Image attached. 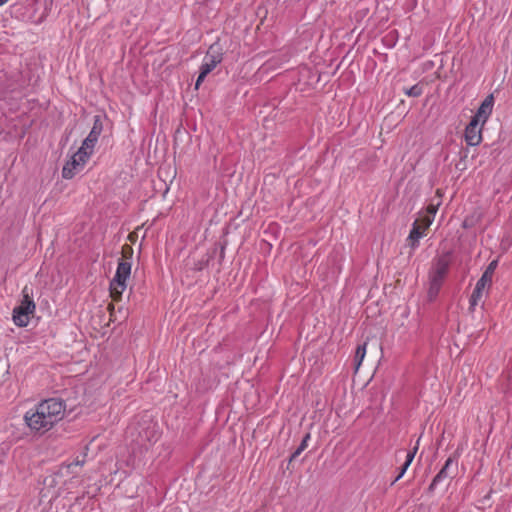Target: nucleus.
Segmentation results:
<instances>
[{"label": "nucleus", "instance_id": "1", "mask_svg": "<svg viewBox=\"0 0 512 512\" xmlns=\"http://www.w3.org/2000/svg\"><path fill=\"white\" fill-rule=\"evenodd\" d=\"M65 404L57 398L43 400L24 414V422L30 431L43 435L51 430L64 416Z\"/></svg>", "mask_w": 512, "mask_h": 512}, {"label": "nucleus", "instance_id": "2", "mask_svg": "<svg viewBox=\"0 0 512 512\" xmlns=\"http://www.w3.org/2000/svg\"><path fill=\"white\" fill-rule=\"evenodd\" d=\"M36 311V305L29 295L27 287L22 290V300L19 305L14 307L12 313L13 323L18 327H26L29 324L31 316Z\"/></svg>", "mask_w": 512, "mask_h": 512}, {"label": "nucleus", "instance_id": "3", "mask_svg": "<svg viewBox=\"0 0 512 512\" xmlns=\"http://www.w3.org/2000/svg\"><path fill=\"white\" fill-rule=\"evenodd\" d=\"M131 274V263L119 261L116 273L110 282V295L114 300H119L127 288V280Z\"/></svg>", "mask_w": 512, "mask_h": 512}, {"label": "nucleus", "instance_id": "4", "mask_svg": "<svg viewBox=\"0 0 512 512\" xmlns=\"http://www.w3.org/2000/svg\"><path fill=\"white\" fill-rule=\"evenodd\" d=\"M91 156L92 155L79 148L77 152L73 154L71 159L63 166L62 177L64 179H72L85 167Z\"/></svg>", "mask_w": 512, "mask_h": 512}, {"label": "nucleus", "instance_id": "5", "mask_svg": "<svg viewBox=\"0 0 512 512\" xmlns=\"http://www.w3.org/2000/svg\"><path fill=\"white\" fill-rule=\"evenodd\" d=\"M222 61V55L214 51V46H211L205 55L203 62L200 66V73L195 83V89L198 90L201 83L205 80L206 76L216 68Z\"/></svg>", "mask_w": 512, "mask_h": 512}, {"label": "nucleus", "instance_id": "6", "mask_svg": "<svg viewBox=\"0 0 512 512\" xmlns=\"http://www.w3.org/2000/svg\"><path fill=\"white\" fill-rule=\"evenodd\" d=\"M103 130V124L101 121V118L99 116H96L94 118V123L92 126L91 131L89 132L88 136L83 140L81 149L83 151H86L90 155H93L94 148L98 142L99 136L101 135Z\"/></svg>", "mask_w": 512, "mask_h": 512}, {"label": "nucleus", "instance_id": "7", "mask_svg": "<svg viewBox=\"0 0 512 512\" xmlns=\"http://www.w3.org/2000/svg\"><path fill=\"white\" fill-rule=\"evenodd\" d=\"M448 269V259L446 257L439 258L429 273V281L442 285Z\"/></svg>", "mask_w": 512, "mask_h": 512}, {"label": "nucleus", "instance_id": "8", "mask_svg": "<svg viewBox=\"0 0 512 512\" xmlns=\"http://www.w3.org/2000/svg\"><path fill=\"white\" fill-rule=\"evenodd\" d=\"M494 106V96L493 94H489L479 106L476 114L472 117L471 120H476V122L481 123L482 126L486 123L490 115L492 114Z\"/></svg>", "mask_w": 512, "mask_h": 512}, {"label": "nucleus", "instance_id": "9", "mask_svg": "<svg viewBox=\"0 0 512 512\" xmlns=\"http://www.w3.org/2000/svg\"><path fill=\"white\" fill-rule=\"evenodd\" d=\"M476 120H471L465 128V141L470 146H477L482 141V128Z\"/></svg>", "mask_w": 512, "mask_h": 512}, {"label": "nucleus", "instance_id": "10", "mask_svg": "<svg viewBox=\"0 0 512 512\" xmlns=\"http://www.w3.org/2000/svg\"><path fill=\"white\" fill-rule=\"evenodd\" d=\"M492 281L486 276H481L477 281L473 293L470 297V309H474L478 302L482 299L485 291L491 286Z\"/></svg>", "mask_w": 512, "mask_h": 512}, {"label": "nucleus", "instance_id": "11", "mask_svg": "<svg viewBox=\"0 0 512 512\" xmlns=\"http://www.w3.org/2000/svg\"><path fill=\"white\" fill-rule=\"evenodd\" d=\"M455 464L452 458H448L443 466V468L437 473V475L433 478L430 489H434L436 485L441 483L444 479L449 477V468Z\"/></svg>", "mask_w": 512, "mask_h": 512}, {"label": "nucleus", "instance_id": "12", "mask_svg": "<svg viewBox=\"0 0 512 512\" xmlns=\"http://www.w3.org/2000/svg\"><path fill=\"white\" fill-rule=\"evenodd\" d=\"M425 235L424 228L415 221L413 227L409 233L408 241L411 242V247L416 248L418 246L419 240Z\"/></svg>", "mask_w": 512, "mask_h": 512}, {"label": "nucleus", "instance_id": "13", "mask_svg": "<svg viewBox=\"0 0 512 512\" xmlns=\"http://www.w3.org/2000/svg\"><path fill=\"white\" fill-rule=\"evenodd\" d=\"M419 442H420V438H418V440L416 441V445L413 447V449L407 452L405 462L402 465L400 472L398 473L394 482L401 479L404 476L405 472L407 471L408 467L411 465V463L417 453V450L419 448Z\"/></svg>", "mask_w": 512, "mask_h": 512}, {"label": "nucleus", "instance_id": "14", "mask_svg": "<svg viewBox=\"0 0 512 512\" xmlns=\"http://www.w3.org/2000/svg\"><path fill=\"white\" fill-rule=\"evenodd\" d=\"M419 442H420V438H418V440L416 441V445L413 447V449L407 452L405 462L402 465L400 472L398 473L394 482L401 479L404 476L405 472L407 471L408 467L411 465V463L417 453V450L419 448Z\"/></svg>", "mask_w": 512, "mask_h": 512}, {"label": "nucleus", "instance_id": "15", "mask_svg": "<svg viewBox=\"0 0 512 512\" xmlns=\"http://www.w3.org/2000/svg\"><path fill=\"white\" fill-rule=\"evenodd\" d=\"M365 355H366V343H364L363 345H359L356 349L355 357H354L356 370L359 369Z\"/></svg>", "mask_w": 512, "mask_h": 512}, {"label": "nucleus", "instance_id": "16", "mask_svg": "<svg viewBox=\"0 0 512 512\" xmlns=\"http://www.w3.org/2000/svg\"><path fill=\"white\" fill-rule=\"evenodd\" d=\"M309 440H310V434L307 433L304 436V438L302 439V441H301L300 445L298 446V448L292 454V456L290 458V461L296 459L307 448Z\"/></svg>", "mask_w": 512, "mask_h": 512}, {"label": "nucleus", "instance_id": "17", "mask_svg": "<svg viewBox=\"0 0 512 512\" xmlns=\"http://www.w3.org/2000/svg\"><path fill=\"white\" fill-rule=\"evenodd\" d=\"M441 286L442 285H440V284H436V283L429 281L428 297L430 300H434L437 297Z\"/></svg>", "mask_w": 512, "mask_h": 512}, {"label": "nucleus", "instance_id": "18", "mask_svg": "<svg viewBox=\"0 0 512 512\" xmlns=\"http://www.w3.org/2000/svg\"><path fill=\"white\" fill-rule=\"evenodd\" d=\"M422 88L419 85H414L405 91V94L410 97H419L422 94Z\"/></svg>", "mask_w": 512, "mask_h": 512}, {"label": "nucleus", "instance_id": "19", "mask_svg": "<svg viewBox=\"0 0 512 512\" xmlns=\"http://www.w3.org/2000/svg\"><path fill=\"white\" fill-rule=\"evenodd\" d=\"M496 266H497V262L496 261H492L488 267L486 268V270L484 271V273L482 274V276H486L487 279H490L492 281V278H493V274H494V271L496 269Z\"/></svg>", "mask_w": 512, "mask_h": 512}, {"label": "nucleus", "instance_id": "20", "mask_svg": "<svg viewBox=\"0 0 512 512\" xmlns=\"http://www.w3.org/2000/svg\"><path fill=\"white\" fill-rule=\"evenodd\" d=\"M433 221V216H426L424 219H423V228L424 230H426L432 223Z\"/></svg>", "mask_w": 512, "mask_h": 512}, {"label": "nucleus", "instance_id": "21", "mask_svg": "<svg viewBox=\"0 0 512 512\" xmlns=\"http://www.w3.org/2000/svg\"><path fill=\"white\" fill-rule=\"evenodd\" d=\"M80 465H81V463H80L79 461H76V462H73V463L69 464V465L65 468V470H66V471H69V470H72L73 468H76V467H78V466H80Z\"/></svg>", "mask_w": 512, "mask_h": 512}, {"label": "nucleus", "instance_id": "22", "mask_svg": "<svg viewBox=\"0 0 512 512\" xmlns=\"http://www.w3.org/2000/svg\"><path fill=\"white\" fill-rule=\"evenodd\" d=\"M436 211H437V208H436V207H434V206H430V207H428V212L430 213V216H433V217H434V215H435Z\"/></svg>", "mask_w": 512, "mask_h": 512}, {"label": "nucleus", "instance_id": "23", "mask_svg": "<svg viewBox=\"0 0 512 512\" xmlns=\"http://www.w3.org/2000/svg\"><path fill=\"white\" fill-rule=\"evenodd\" d=\"M9 0H0V6L4 5L6 2H8Z\"/></svg>", "mask_w": 512, "mask_h": 512}]
</instances>
